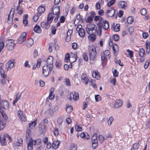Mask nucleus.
I'll use <instances>...</instances> for the list:
<instances>
[{
  "label": "nucleus",
  "instance_id": "nucleus-1",
  "mask_svg": "<svg viewBox=\"0 0 150 150\" xmlns=\"http://www.w3.org/2000/svg\"><path fill=\"white\" fill-rule=\"evenodd\" d=\"M96 25L93 24L88 25L86 28L87 33L89 35L88 39L92 42L94 41L96 39Z\"/></svg>",
  "mask_w": 150,
  "mask_h": 150
},
{
  "label": "nucleus",
  "instance_id": "nucleus-2",
  "mask_svg": "<svg viewBox=\"0 0 150 150\" xmlns=\"http://www.w3.org/2000/svg\"><path fill=\"white\" fill-rule=\"evenodd\" d=\"M88 50L89 53V57L92 60H95L97 59V54L99 53V50L97 49L95 47L89 46L88 47Z\"/></svg>",
  "mask_w": 150,
  "mask_h": 150
},
{
  "label": "nucleus",
  "instance_id": "nucleus-3",
  "mask_svg": "<svg viewBox=\"0 0 150 150\" xmlns=\"http://www.w3.org/2000/svg\"><path fill=\"white\" fill-rule=\"evenodd\" d=\"M108 43L110 46H112V50L115 56H117L119 50V47L118 45L115 43L113 44L112 42V40H111L110 38L109 39Z\"/></svg>",
  "mask_w": 150,
  "mask_h": 150
},
{
  "label": "nucleus",
  "instance_id": "nucleus-4",
  "mask_svg": "<svg viewBox=\"0 0 150 150\" xmlns=\"http://www.w3.org/2000/svg\"><path fill=\"white\" fill-rule=\"evenodd\" d=\"M14 40L12 39L8 40L6 41V46L8 50L11 51L14 49Z\"/></svg>",
  "mask_w": 150,
  "mask_h": 150
},
{
  "label": "nucleus",
  "instance_id": "nucleus-5",
  "mask_svg": "<svg viewBox=\"0 0 150 150\" xmlns=\"http://www.w3.org/2000/svg\"><path fill=\"white\" fill-rule=\"evenodd\" d=\"M79 94L75 92H72L70 93L69 97H68V99L70 101H71L72 99L76 101L79 99Z\"/></svg>",
  "mask_w": 150,
  "mask_h": 150
},
{
  "label": "nucleus",
  "instance_id": "nucleus-6",
  "mask_svg": "<svg viewBox=\"0 0 150 150\" xmlns=\"http://www.w3.org/2000/svg\"><path fill=\"white\" fill-rule=\"evenodd\" d=\"M29 140L32 141V144H33L34 146L37 148V150L40 149V148L41 147V146L40 145L42 142L41 140L38 139L37 140H33L31 138Z\"/></svg>",
  "mask_w": 150,
  "mask_h": 150
},
{
  "label": "nucleus",
  "instance_id": "nucleus-7",
  "mask_svg": "<svg viewBox=\"0 0 150 150\" xmlns=\"http://www.w3.org/2000/svg\"><path fill=\"white\" fill-rule=\"evenodd\" d=\"M110 51L108 50H105L103 52V55H102L101 56V59L102 62H103V61L105 60H108L110 59Z\"/></svg>",
  "mask_w": 150,
  "mask_h": 150
},
{
  "label": "nucleus",
  "instance_id": "nucleus-8",
  "mask_svg": "<svg viewBox=\"0 0 150 150\" xmlns=\"http://www.w3.org/2000/svg\"><path fill=\"white\" fill-rule=\"evenodd\" d=\"M48 65H45L42 68L43 75L46 77L48 76L49 72L51 71L52 69H50Z\"/></svg>",
  "mask_w": 150,
  "mask_h": 150
},
{
  "label": "nucleus",
  "instance_id": "nucleus-9",
  "mask_svg": "<svg viewBox=\"0 0 150 150\" xmlns=\"http://www.w3.org/2000/svg\"><path fill=\"white\" fill-rule=\"evenodd\" d=\"M15 8L11 9L10 13L8 16L7 22L8 24L11 23L13 21V17L15 13Z\"/></svg>",
  "mask_w": 150,
  "mask_h": 150
},
{
  "label": "nucleus",
  "instance_id": "nucleus-10",
  "mask_svg": "<svg viewBox=\"0 0 150 150\" xmlns=\"http://www.w3.org/2000/svg\"><path fill=\"white\" fill-rule=\"evenodd\" d=\"M27 34L26 33H23L19 36L17 39V42L19 44H21L24 42L26 38Z\"/></svg>",
  "mask_w": 150,
  "mask_h": 150
},
{
  "label": "nucleus",
  "instance_id": "nucleus-11",
  "mask_svg": "<svg viewBox=\"0 0 150 150\" xmlns=\"http://www.w3.org/2000/svg\"><path fill=\"white\" fill-rule=\"evenodd\" d=\"M100 26H101V27L105 30H107L109 28V23L106 20L103 22L100 21V24H98Z\"/></svg>",
  "mask_w": 150,
  "mask_h": 150
},
{
  "label": "nucleus",
  "instance_id": "nucleus-12",
  "mask_svg": "<svg viewBox=\"0 0 150 150\" xmlns=\"http://www.w3.org/2000/svg\"><path fill=\"white\" fill-rule=\"evenodd\" d=\"M14 65V62L13 60H9L5 65V67L7 71L11 69Z\"/></svg>",
  "mask_w": 150,
  "mask_h": 150
},
{
  "label": "nucleus",
  "instance_id": "nucleus-13",
  "mask_svg": "<svg viewBox=\"0 0 150 150\" xmlns=\"http://www.w3.org/2000/svg\"><path fill=\"white\" fill-rule=\"evenodd\" d=\"M53 58L52 56H50L47 59L46 62L47 64V65H48L50 68V69H52L53 68Z\"/></svg>",
  "mask_w": 150,
  "mask_h": 150
},
{
  "label": "nucleus",
  "instance_id": "nucleus-14",
  "mask_svg": "<svg viewBox=\"0 0 150 150\" xmlns=\"http://www.w3.org/2000/svg\"><path fill=\"white\" fill-rule=\"evenodd\" d=\"M81 80L86 85L88 83L89 79L87 77L86 74L83 73L81 76Z\"/></svg>",
  "mask_w": 150,
  "mask_h": 150
},
{
  "label": "nucleus",
  "instance_id": "nucleus-15",
  "mask_svg": "<svg viewBox=\"0 0 150 150\" xmlns=\"http://www.w3.org/2000/svg\"><path fill=\"white\" fill-rule=\"evenodd\" d=\"M4 66V63L3 62L0 63V74L2 78L4 79L6 77V76L4 73V71L3 67Z\"/></svg>",
  "mask_w": 150,
  "mask_h": 150
},
{
  "label": "nucleus",
  "instance_id": "nucleus-16",
  "mask_svg": "<svg viewBox=\"0 0 150 150\" xmlns=\"http://www.w3.org/2000/svg\"><path fill=\"white\" fill-rule=\"evenodd\" d=\"M50 23H48L47 21V22H41L40 24L41 27L45 29H48L50 26Z\"/></svg>",
  "mask_w": 150,
  "mask_h": 150
},
{
  "label": "nucleus",
  "instance_id": "nucleus-17",
  "mask_svg": "<svg viewBox=\"0 0 150 150\" xmlns=\"http://www.w3.org/2000/svg\"><path fill=\"white\" fill-rule=\"evenodd\" d=\"M106 16L108 17H112L115 14V10L111 8L109 9L107 11Z\"/></svg>",
  "mask_w": 150,
  "mask_h": 150
},
{
  "label": "nucleus",
  "instance_id": "nucleus-18",
  "mask_svg": "<svg viewBox=\"0 0 150 150\" xmlns=\"http://www.w3.org/2000/svg\"><path fill=\"white\" fill-rule=\"evenodd\" d=\"M92 76L93 78H95L98 80L100 79V74L97 71H93L92 73Z\"/></svg>",
  "mask_w": 150,
  "mask_h": 150
},
{
  "label": "nucleus",
  "instance_id": "nucleus-19",
  "mask_svg": "<svg viewBox=\"0 0 150 150\" xmlns=\"http://www.w3.org/2000/svg\"><path fill=\"white\" fill-rule=\"evenodd\" d=\"M38 13L39 16H41L42 14L44 13L45 11V8L43 6H40L37 9Z\"/></svg>",
  "mask_w": 150,
  "mask_h": 150
},
{
  "label": "nucleus",
  "instance_id": "nucleus-20",
  "mask_svg": "<svg viewBox=\"0 0 150 150\" xmlns=\"http://www.w3.org/2000/svg\"><path fill=\"white\" fill-rule=\"evenodd\" d=\"M122 105V101L120 100H118L115 101L114 104V107L115 108H118Z\"/></svg>",
  "mask_w": 150,
  "mask_h": 150
},
{
  "label": "nucleus",
  "instance_id": "nucleus-21",
  "mask_svg": "<svg viewBox=\"0 0 150 150\" xmlns=\"http://www.w3.org/2000/svg\"><path fill=\"white\" fill-rule=\"evenodd\" d=\"M54 15L52 13H50L48 14L47 16V21L48 23H51L53 20V16Z\"/></svg>",
  "mask_w": 150,
  "mask_h": 150
},
{
  "label": "nucleus",
  "instance_id": "nucleus-22",
  "mask_svg": "<svg viewBox=\"0 0 150 150\" xmlns=\"http://www.w3.org/2000/svg\"><path fill=\"white\" fill-rule=\"evenodd\" d=\"M34 43L33 40L31 38H30L28 39L26 42V45L28 47H30Z\"/></svg>",
  "mask_w": 150,
  "mask_h": 150
},
{
  "label": "nucleus",
  "instance_id": "nucleus-23",
  "mask_svg": "<svg viewBox=\"0 0 150 150\" xmlns=\"http://www.w3.org/2000/svg\"><path fill=\"white\" fill-rule=\"evenodd\" d=\"M34 32L38 33H40L42 32V30L39 25H36L33 28Z\"/></svg>",
  "mask_w": 150,
  "mask_h": 150
},
{
  "label": "nucleus",
  "instance_id": "nucleus-24",
  "mask_svg": "<svg viewBox=\"0 0 150 150\" xmlns=\"http://www.w3.org/2000/svg\"><path fill=\"white\" fill-rule=\"evenodd\" d=\"M31 131L30 129L27 128L26 130V140L28 141L29 140L31 139L30 137V136L31 134Z\"/></svg>",
  "mask_w": 150,
  "mask_h": 150
},
{
  "label": "nucleus",
  "instance_id": "nucleus-25",
  "mask_svg": "<svg viewBox=\"0 0 150 150\" xmlns=\"http://www.w3.org/2000/svg\"><path fill=\"white\" fill-rule=\"evenodd\" d=\"M1 114L3 117V119L2 120V122L3 123H6L8 120V117L7 115L4 113L3 111L2 110H0Z\"/></svg>",
  "mask_w": 150,
  "mask_h": 150
},
{
  "label": "nucleus",
  "instance_id": "nucleus-26",
  "mask_svg": "<svg viewBox=\"0 0 150 150\" xmlns=\"http://www.w3.org/2000/svg\"><path fill=\"white\" fill-rule=\"evenodd\" d=\"M52 11H53L52 14L54 15L59 14L60 11L59 7V6L55 7L54 9L52 8Z\"/></svg>",
  "mask_w": 150,
  "mask_h": 150
},
{
  "label": "nucleus",
  "instance_id": "nucleus-27",
  "mask_svg": "<svg viewBox=\"0 0 150 150\" xmlns=\"http://www.w3.org/2000/svg\"><path fill=\"white\" fill-rule=\"evenodd\" d=\"M79 35L81 37H83L85 35V31L83 29L81 28H79Z\"/></svg>",
  "mask_w": 150,
  "mask_h": 150
},
{
  "label": "nucleus",
  "instance_id": "nucleus-28",
  "mask_svg": "<svg viewBox=\"0 0 150 150\" xmlns=\"http://www.w3.org/2000/svg\"><path fill=\"white\" fill-rule=\"evenodd\" d=\"M60 142L57 140L54 142L52 144V148L55 149H57L59 147Z\"/></svg>",
  "mask_w": 150,
  "mask_h": 150
},
{
  "label": "nucleus",
  "instance_id": "nucleus-29",
  "mask_svg": "<svg viewBox=\"0 0 150 150\" xmlns=\"http://www.w3.org/2000/svg\"><path fill=\"white\" fill-rule=\"evenodd\" d=\"M139 56L141 57H144L145 54V52L143 48H140L139 49Z\"/></svg>",
  "mask_w": 150,
  "mask_h": 150
},
{
  "label": "nucleus",
  "instance_id": "nucleus-30",
  "mask_svg": "<svg viewBox=\"0 0 150 150\" xmlns=\"http://www.w3.org/2000/svg\"><path fill=\"white\" fill-rule=\"evenodd\" d=\"M33 146L32 143V141L29 140V141L28 143V150H32L33 149Z\"/></svg>",
  "mask_w": 150,
  "mask_h": 150
},
{
  "label": "nucleus",
  "instance_id": "nucleus-31",
  "mask_svg": "<svg viewBox=\"0 0 150 150\" xmlns=\"http://www.w3.org/2000/svg\"><path fill=\"white\" fill-rule=\"evenodd\" d=\"M98 27L97 29V28L96 29V33L99 36H100L101 35L102 28L101 27V26H100L98 25Z\"/></svg>",
  "mask_w": 150,
  "mask_h": 150
},
{
  "label": "nucleus",
  "instance_id": "nucleus-32",
  "mask_svg": "<svg viewBox=\"0 0 150 150\" xmlns=\"http://www.w3.org/2000/svg\"><path fill=\"white\" fill-rule=\"evenodd\" d=\"M77 59V55L76 54H74V56L70 57V59H69V61L71 63L76 61Z\"/></svg>",
  "mask_w": 150,
  "mask_h": 150
},
{
  "label": "nucleus",
  "instance_id": "nucleus-33",
  "mask_svg": "<svg viewBox=\"0 0 150 150\" xmlns=\"http://www.w3.org/2000/svg\"><path fill=\"white\" fill-rule=\"evenodd\" d=\"M126 3L124 1H121L120 3V7L122 9H125L126 8Z\"/></svg>",
  "mask_w": 150,
  "mask_h": 150
},
{
  "label": "nucleus",
  "instance_id": "nucleus-34",
  "mask_svg": "<svg viewBox=\"0 0 150 150\" xmlns=\"http://www.w3.org/2000/svg\"><path fill=\"white\" fill-rule=\"evenodd\" d=\"M91 85L94 88H96L97 86L96 85V81L94 79H92L91 81Z\"/></svg>",
  "mask_w": 150,
  "mask_h": 150
},
{
  "label": "nucleus",
  "instance_id": "nucleus-35",
  "mask_svg": "<svg viewBox=\"0 0 150 150\" xmlns=\"http://www.w3.org/2000/svg\"><path fill=\"white\" fill-rule=\"evenodd\" d=\"M37 119H36L33 122H32L31 123L29 124V127L31 129H32V127H35L36 124Z\"/></svg>",
  "mask_w": 150,
  "mask_h": 150
},
{
  "label": "nucleus",
  "instance_id": "nucleus-36",
  "mask_svg": "<svg viewBox=\"0 0 150 150\" xmlns=\"http://www.w3.org/2000/svg\"><path fill=\"white\" fill-rule=\"evenodd\" d=\"M92 146L93 149H95L98 145V140H96L95 141H92Z\"/></svg>",
  "mask_w": 150,
  "mask_h": 150
},
{
  "label": "nucleus",
  "instance_id": "nucleus-37",
  "mask_svg": "<svg viewBox=\"0 0 150 150\" xmlns=\"http://www.w3.org/2000/svg\"><path fill=\"white\" fill-rule=\"evenodd\" d=\"M134 21V19L132 16H129L127 19V21L129 24H132Z\"/></svg>",
  "mask_w": 150,
  "mask_h": 150
},
{
  "label": "nucleus",
  "instance_id": "nucleus-38",
  "mask_svg": "<svg viewBox=\"0 0 150 150\" xmlns=\"http://www.w3.org/2000/svg\"><path fill=\"white\" fill-rule=\"evenodd\" d=\"M98 139L101 143L103 142L104 140L105 139V137L103 136L102 135L98 136Z\"/></svg>",
  "mask_w": 150,
  "mask_h": 150
},
{
  "label": "nucleus",
  "instance_id": "nucleus-39",
  "mask_svg": "<svg viewBox=\"0 0 150 150\" xmlns=\"http://www.w3.org/2000/svg\"><path fill=\"white\" fill-rule=\"evenodd\" d=\"M141 14L144 16H145L147 13V11L146 9L143 8L140 11Z\"/></svg>",
  "mask_w": 150,
  "mask_h": 150
},
{
  "label": "nucleus",
  "instance_id": "nucleus-40",
  "mask_svg": "<svg viewBox=\"0 0 150 150\" xmlns=\"http://www.w3.org/2000/svg\"><path fill=\"white\" fill-rule=\"evenodd\" d=\"M95 99L96 102H98L101 100V98L99 95H96L95 96Z\"/></svg>",
  "mask_w": 150,
  "mask_h": 150
},
{
  "label": "nucleus",
  "instance_id": "nucleus-41",
  "mask_svg": "<svg viewBox=\"0 0 150 150\" xmlns=\"http://www.w3.org/2000/svg\"><path fill=\"white\" fill-rule=\"evenodd\" d=\"M53 133L54 135L56 136L58 135L59 132L58 129L57 128L55 127L54 128Z\"/></svg>",
  "mask_w": 150,
  "mask_h": 150
},
{
  "label": "nucleus",
  "instance_id": "nucleus-42",
  "mask_svg": "<svg viewBox=\"0 0 150 150\" xmlns=\"http://www.w3.org/2000/svg\"><path fill=\"white\" fill-rule=\"evenodd\" d=\"M97 137V134L96 133H94L91 138L92 141H95L96 140H98Z\"/></svg>",
  "mask_w": 150,
  "mask_h": 150
},
{
  "label": "nucleus",
  "instance_id": "nucleus-43",
  "mask_svg": "<svg viewBox=\"0 0 150 150\" xmlns=\"http://www.w3.org/2000/svg\"><path fill=\"white\" fill-rule=\"evenodd\" d=\"M139 147V144L138 143V142L137 143H135L133 145V149H134V150L137 149H138Z\"/></svg>",
  "mask_w": 150,
  "mask_h": 150
},
{
  "label": "nucleus",
  "instance_id": "nucleus-44",
  "mask_svg": "<svg viewBox=\"0 0 150 150\" xmlns=\"http://www.w3.org/2000/svg\"><path fill=\"white\" fill-rule=\"evenodd\" d=\"M71 150H77V146L76 145L73 143L71 145Z\"/></svg>",
  "mask_w": 150,
  "mask_h": 150
},
{
  "label": "nucleus",
  "instance_id": "nucleus-45",
  "mask_svg": "<svg viewBox=\"0 0 150 150\" xmlns=\"http://www.w3.org/2000/svg\"><path fill=\"white\" fill-rule=\"evenodd\" d=\"M114 30L116 32L119 31L120 30L119 24H117L114 27Z\"/></svg>",
  "mask_w": 150,
  "mask_h": 150
},
{
  "label": "nucleus",
  "instance_id": "nucleus-46",
  "mask_svg": "<svg viewBox=\"0 0 150 150\" xmlns=\"http://www.w3.org/2000/svg\"><path fill=\"white\" fill-rule=\"evenodd\" d=\"M83 57L84 60L86 61L88 60V57L86 53L84 52L83 54Z\"/></svg>",
  "mask_w": 150,
  "mask_h": 150
},
{
  "label": "nucleus",
  "instance_id": "nucleus-47",
  "mask_svg": "<svg viewBox=\"0 0 150 150\" xmlns=\"http://www.w3.org/2000/svg\"><path fill=\"white\" fill-rule=\"evenodd\" d=\"M73 109V108L71 106H68L66 109V110L67 112L70 113L71 112Z\"/></svg>",
  "mask_w": 150,
  "mask_h": 150
},
{
  "label": "nucleus",
  "instance_id": "nucleus-48",
  "mask_svg": "<svg viewBox=\"0 0 150 150\" xmlns=\"http://www.w3.org/2000/svg\"><path fill=\"white\" fill-rule=\"evenodd\" d=\"M63 122V120L61 117H59L57 119V122L58 125H62Z\"/></svg>",
  "mask_w": 150,
  "mask_h": 150
},
{
  "label": "nucleus",
  "instance_id": "nucleus-49",
  "mask_svg": "<svg viewBox=\"0 0 150 150\" xmlns=\"http://www.w3.org/2000/svg\"><path fill=\"white\" fill-rule=\"evenodd\" d=\"M115 0H111L109 1L108 4V6H111L115 2Z\"/></svg>",
  "mask_w": 150,
  "mask_h": 150
},
{
  "label": "nucleus",
  "instance_id": "nucleus-50",
  "mask_svg": "<svg viewBox=\"0 0 150 150\" xmlns=\"http://www.w3.org/2000/svg\"><path fill=\"white\" fill-rule=\"evenodd\" d=\"M6 139L5 137V133L4 134H1L0 135V142Z\"/></svg>",
  "mask_w": 150,
  "mask_h": 150
},
{
  "label": "nucleus",
  "instance_id": "nucleus-51",
  "mask_svg": "<svg viewBox=\"0 0 150 150\" xmlns=\"http://www.w3.org/2000/svg\"><path fill=\"white\" fill-rule=\"evenodd\" d=\"M4 46V42H0V53L1 52Z\"/></svg>",
  "mask_w": 150,
  "mask_h": 150
},
{
  "label": "nucleus",
  "instance_id": "nucleus-52",
  "mask_svg": "<svg viewBox=\"0 0 150 150\" xmlns=\"http://www.w3.org/2000/svg\"><path fill=\"white\" fill-rule=\"evenodd\" d=\"M40 16H39V14L37 13V14H35L33 16V20L35 21H36L38 20L39 17Z\"/></svg>",
  "mask_w": 150,
  "mask_h": 150
},
{
  "label": "nucleus",
  "instance_id": "nucleus-53",
  "mask_svg": "<svg viewBox=\"0 0 150 150\" xmlns=\"http://www.w3.org/2000/svg\"><path fill=\"white\" fill-rule=\"evenodd\" d=\"M55 65L57 67H59L62 65V62L60 61H57L55 63Z\"/></svg>",
  "mask_w": 150,
  "mask_h": 150
},
{
  "label": "nucleus",
  "instance_id": "nucleus-54",
  "mask_svg": "<svg viewBox=\"0 0 150 150\" xmlns=\"http://www.w3.org/2000/svg\"><path fill=\"white\" fill-rule=\"evenodd\" d=\"M127 51L129 53V54L130 56V58H132L133 57V53L132 51H131L129 50H127Z\"/></svg>",
  "mask_w": 150,
  "mask_h": 150
},
{
  "label": "nucleus",
  "instance_id": "nucleus-55",
  "mask_svg": "<svg viewBox=\"0 0 150 150\" xmlns=\"http://www.w3.org/2000/svg\"><path fill=\"white\" fill-rule=\"evenodd\" d=\"M54 97V95L52 93H50L49 95V96L47 98V100H48V99H50L51 100H52L53 99Z\"/></svg>",
  "mask_w": 150,
  "mask_h": 150
},
{
  "label": "nucleus",
  "instance_id": "nucleus-56",
  "mask_svg": "<svg viewBox=\"0 0 150 150\" xmlns=\"http://www.w3.org/2000/svg\"><path fill=\"white\" fill-rule=\"evenodd\" d=\"M114 40L115 41L118 40L119 39V37L117 35L115 34L113 35Z\"/></svg>",
  "mask_w": 150,
  "mask_h": 150
},
{
  "label": "nucleus",
  "instance_id": "nucleus-57",
  "mask_svg": "<svg viewBox=\"0 0 150 150\" xmlns=\"http://www.w3.org/2000/svg\"><path fill=\"white\" fill-rule=\"evenodd\" d=\"M105 139H106L109 138H111L112 137V136L110 134V133H108V134H106L104 135Z\"/></svg>",
  "mask_w": 150,
  "mask_h": 150
},
{
  "label": "nucleus",
  "instance_id": "nucleus-58",
  "mask_svg": "<svg viewBox=\"0 0 150 150\" xmlns=\"http://www.w3.org/2000/svg\"><path fill=\"white\" fill-rule=\"evenodd\" d=\"M75 128L76 131L78 132L81 131L82 130V128L79 125H78L77 126L76 125Z\"/></svg>",
  "mask_w": 150,
  "mask_h": 150
},
{
  "label": "nucleus",
  "instance_id": "nucleus-59",
  "mask_svg": "<svg viewBox=\"0 0 150 150\" xmlns=\"http://www.w3.org/2000/svg\"><path fill=\"white\" fill-rule=\"evenodd\" d=\"M6 125V123H3L2 122L0 123V130H2L4 129V126Z\"/></svg>",
  "mask_w": 150,
  "mask_h": 150
},
{
  "label": "nucleus",
  "instance_id": "nucleus-60",
  "mask_svg": "<svg viewBox=\"0 0 150 150\" xmlns=\"http://www.w3.org/2000/svg\"><path fill=\"white\" fill-rule=\"evenodd\" d=\"M113 75L114 76L117 77L118 76L119 73L116 69H115L114 71H113Z\"/></svg>",
  "mask_w": 150,
  "mask_h": 150
},
{
  "label": "nucleus",
  "instance_id": "nucleus-61",
  "mask_svg": "<svg viewBox=\"0 0 150 150\" xmlns=\"http://www.w3.org/2000/svg\"><path fill=\"white\" fill-rule=\"evenodd\" d=\"M69 54L68 53L65 55L64 61L65 62H67L69 59Z\"/></svg>",
  "mask_w": 150,
  "mask_h": 150
},
{
  "label": "nucleus",
  "instance_id": "nucleus-62",
  "mask_svg": "<svg viewBox=\"0 0 150 150\" xmlns=\"http://www.w3.org/2000/svg\"><path fill=\"white\" fill-rule=\"evenodd\" d=\"M51 31L53 35H54L56 33V29H55L54 27H53V26H52V27Z\"/></svg>",
  "mask_w": 150,
  "mask_h": 150
},
{
  "label": "nucleus",
  "instance_id": "nucleus-63",
  "mask_svg": "<svg viewBox=\"0 0 150 150\" xmlns=\"http://www.w3.org/2000/svg\"><path fill=\"white\" fill-rule=\"evenodd\" d=\"M113 120V118L112 117H110L108 121V124L110 125L112 124V122Z\"/></svg>",
  "mask_w": 150,
  "mask_h": 150
},
{
  "label": "nucleus",
  "instance_id": "nucleus-64",
  "mask_svg": "<svg viewBox=\"0 0 150 150\" xmlns=\"http://www.w3.org/2000/svg\"><path fill=\"white\" fill-rule=\"evenodd\" d=\"M77 44L76 43L74 42L72 44V48L73 49L75 50L77 48Z\"/></svg>",
  "mask_w": 150,
  "mask_h": 150
}]
</instances>
